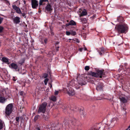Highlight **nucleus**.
I'll list each match as a JSON object with an SVG mask.
<instances>
[{
    "instance_id": "f257e3e1",
    "label": "nucleus",
    "mask_w": 130,
    "mask_h": 130,
    "mask_svg": "<svg viewBox=\"0 0 130 130\" xmlns=\"http://www.w3.org/2000/svg\"><path fill=\"white\" fill-rule=\"evenodd\" d=\"M115 29L119 33H123L126 31L128 29L127 25L125 24L116 25Z\"/></svg>"
},
{
    "instance_id": "f03ea898",
    "label": "nucleus",
    "mask_w": 130,
    "mask_h": 130,
    "mask_svg": "<svg viewBox=\"0 0 130 130\" xmlns=\"http://www.w3.org/2000/svg\"><path fill=\"white\" fill-rule=\"evenodd\" d=\"M13 106L12 104L8 105L6 107L5 113L6 116H9L12 111Z\"/></svg>"
},
{
    "instance_id": "7ed1b4c3",
    "label": "nucleus",
    "mask_w": 130,
    "mask_h": 130,
    "mask_svg": "<svg viewBox=\"0 0 130 130\" xmlns=\"http://www.w3.org/2000/svg\"><path fill=\"white\" fill-rule=\"evenodd\" d=\"M47 104V103L45 102L40 105L38 109V113L42 112L43 113H44L46 110Z\"/></svg>"
},
{
    "instance_id": "20e7f679",
    "label": "nucleus",
    "mask_w": 130,
    "mask_h": 130,
    "mask_svg": "<svg viewBox=\"0 0 130 130\" xmlns=\"http://www.w3.org/2000/svg\"><path fill=\"white\" fill-rule=\"evenodd\" d=\"M77 82L74 80H72L68 84L67 87H74L76 89H78L79 88L80 86L79 85L77 84Z\"/></svg>"
},
{
    "instance_id": "39448f33",
    "label": "nucleus",
    "mask_w": 130,
    "mask_h": 130,
    "mask_svg": "<svg viewBox=\"0 0 130 130\" xmlns=\"http://www.w3.org/2000/svg\"><path fill=\"white\" fill-rule=\"evenodd\" d=\"M66 89L67 93L69 95L73 96L75 94V91L71 87H67Z\"/></svg>"
},
{
    "instance_id": "423d86ee",
    "label": "nucleus",
    "mask_w": 130,
    "mask_h": 130,
    "mask_svg": "<svg viewBox=\"0 0 130 130\" xmlns=\"http://www.w3.org/2000/svg\"><path fill=\"white\" fill-rule=\"evenodd\" d=\"M31 4L32 7L34 8H36L38 5V3L37 1L36 0H31Z\"/></svg>"
},
{
    "instance_id": "0eeeda50",
    "label": "nucleus",
    "mask_w": 130,
    "mask_h": 130,
    "mask_svg": "<svg viewBox=\"0 0 130 130\" xmlns=\"http://www.w3.org/2000/svg\"><path fill=\"white\" fill-rule=\"evenodd\" d=\"M12 7L13 9L16 11V12L19 14H22V12L20 9L17 7L15 4L12 5Z\"/></svg>"
},
{
    "instance_id": "6e6552de",
    "label": "nucleus",
    "mask_w": 130,
    "mask_h": 130,
    "mask_svg": "<svg viewBox=\"0 0 130 130\" xmlns=\"http://www.w3.org/2000/svg\"><path fill=\"white\" fill-rule=\"evenodd\" d=\"M80 76L79 75L77 77L76 79L78 81V83L79 85H84L85 84V82L83 81V79L82 78H80Z\"/></svg>"
},
{
    "instance_id": "1a4fd4ad",
    "label": "nucleus",
    "mask_w": 130,
    "mask_h": 130,
    "mask_svg": "<svg viewBox=\"0 0 130 130\" xmlns=\"http://www.w3.org/2000/svg\"><path fill=\"white\" fill-rule=\"evenodd\" d=\"M103 87L104 86L103 83L99 82L96 86V89L98 91L102 89Z\"/></svg>"
},
{
    "instance_id": "9d476101",
    "label": "nucleus",
    "mask_w": 130,
    "mask_h": 130,
    "mask_svg": "<svg viewBox=\"0 0 130 130\" xmlns=\"http://www.w3.org/2000/svg\"><path fill=\"white\" fill-rule=\"evenodd\" d=\"M13 20L14 23L18 24L20 22V18L18 17H16L13 18Z\"/></svg>"
},
{
    "instance_id": "9b49d317",
    "label": "nucleus",
    "mask_w": 130,
    "mask_h": 130,
    "mask_svg": "<svg viewBox=\"0 0 130 130\" xmlns=\"http://www.w3.org/2000/svg\"><path fill=\"white\" fill-rule=\"evenodd\" d=\"M97 73L98 75V77H99L101 78L102 77V76L104 74L103 71L100 70H98Z\"/></svg>"
},
{
    "instance_id": "f8f14e48",
    "label": "nucleus",
    "mask_w": 130,
    "mask_h": 130,
    "mask_svg": "<svg viewBox=\"0 0 130 130\" xmlns=\"http://www.w3.org/2000/svg\"><path fill=\"white\" fill-rule=\"evenodd\" d=\"M45 9L48 11H50L52 10V8L51 5L48 4L45 7Z\"/></svg>"
},
{
    "instance_id": "ddd939ff",
    "label": "nucleus",
    "mask_w": 130,
    "mask_h": 130,
    "mask_svg": "<svg viewBox=\"0 0 130 130\" xmlns=\"http://www.w3.org/2000/svg\"><path fill=\"white\" fill-rule=\"evenodd\" d=\"M48 2V0H40L39 2V5L40 6L44 5L45 4V2Z\"/></svg>"
},
{
    "instance_id": "4468645a",
    "label": "nucleus",
    "mask_w": 130,
    "mask_h": 130,
    "mask_svg": "<svg viewBox=\"0 0 130 130\" xmlns=\"http://www.w3.org/2000/svg\"><path fill=\"white\" fill-rule=\"evenodd\" d=\"M88 74L91 75L92 76L98 77V75L97 73L92 72V71H90L88 73Z\"/></svg>"
},
{
    "instance_id": "2eb2a0df",
    "label": "nucleus",
    "mask_w": 130,
    "mask_h": 130,
    "mask_svg": "<svg viewBox=\"0 0 130 130\" xmlns=\"http://www.w3.org/2000/svg\"><path fill=\"white\" fill-rule=\"evenodd\" d=\"M87 14L86 11L85 9H83L82 13H79V15L80 17H82L83 16L85 15H87Z\"/></svg>"
},
{
    "instance_id": "dca6fc26",
    "label": "nucleus",
    "mask_w": 130,
    "mask_h": 130,
    "mask_svg": "<svg viewBox=\"0 0 130 130\" xmlns=\"http://www.w3.org/2000/svg\"><path fill=\"white\" fill-rule=\"evenodd\" d=\"M76 25V23L73 20H71L70 21V22L66 24L67 26H69V25Z\"/></svg>"
},
{
    "instance_id": "f3484780",
    "label": "nucleus",
    "mask_w": 130,
    "mask_h": 130,
    "mask_svg": "<svg viewBox=\"0 0 130 130\" xmlns=\"http://www.w3.org/2000/svg\"><path fill=\"white\" fill-rule=\"evenodd\" d=\"M118 121V119L117 118H113L111 119L110 120V122L111 123H115L117 122Z\"/></svg>"
},
{
    "instance_id": "a211bd4d",
    "label": "nucleus",
    "mask_w": 130,
    "mask_h": 130,
    "mask_svg": "<svg viewBox=\"0 0 130 130\" xmlns=\"http://www.w3.org/2000/svg\"><path fill=\"white\" fill-rule=\"evenodd\" d=\"M5 126V124L3 121L0 120V130L2 129Z\"/></svg>"
},
{
    "instance_id": "6ab92c4d",
    "label": "nucleus",
    "mask_w": 130,
    "mask_h": 130,
    "mask_svg": "<svg viewBox=\"0 0 130 130\" xmlns=\"http://www.w3.org/2000/svg\"><path fill=\"white\" fill-rule=\"evenodd\" d=\"M10 66L12 68L15 70L17 69L18 67L17 64L13 63H11Z\"/></svg>"
},
{
    "instance_id": "aec40b11",
    "label": "nucleus",
    "mask_w": 130,
    "mask_h": 130,
    "mask_svg": "<svg viewBox=\"0 0 130 130\" xmlns=\"http://www.w3.org/2000/svg\"><path fill=\"white\" fill-rule=\"evenodd\" d=\"M6 100V99L5 97H0V102L2 103H4Z\"/></svg>"
},
{
    "instance_id": "412c9836",
    "label": "nucleus",
    "mask_w": 130,
    "mask_h": 130,
    "mask_svg": "<svg viewBox=\"0 0 130 130\" xmlns=\"http://www.w3.org/2000/svg\"><path fill=\"white\" fill-rule=\"evenodd\" d=\"M2 60L3 62L6 63H7L9 62L8 59L5 57L2 58Z\"/></svg>"
},
{
    "instance_id": "4be33fe9",
    "label": "nucleus",
    "mask_w": 130,
    "mask_h": 130,
    "mask_svg": "<svg viewBox=\"0 0 130 130\" xmlns=\"http://www.w3.org/2000/svg\"><path fill=\"white\" fill-rule=\"evenodd\" d=\"M50 100L53 101H56L57 100L56 97L54 96H51L50 98Z\"/></svg>"
},
{
    "instance_id": "5701e85b",
    "label": "nucleus",
    "mask_w": 130,
    "mask_h": 130,
    "mask_svg": "<svg viewBox=\"0 0 130 130\" xmlns=\"http://www.w3.org/2000/svg\"><path fill=\"white\" fill-rule=\"evenodd\" d=\"M121 101L123 103H126L127 102V100L125 98L122 97L120 98Z\"/></svg>"
},
{
    "instance_id": "b1692460",
    "label": "nucleus",
    "mask_w": 130,
    "mask_h": 130,
    "mask_svg": "<svg viewBox=\"0 0 130 130\" xmlns=\"http://www.w3.org/2000/svg\"><path fill=\"white\" fill-rule=\"evenodd\" d=\"M105 51L104 49V48H102L100 49V52H99V54L101 55L102 54V53H104V52Z\"/></svg>"
},
{
    "instance_id": "393cba45",
    "label": "nucleus",
    "mask_w": 130,
    "mask_h": 130,
    "mask_svg": "<svg viewBox=\"0 0 130 130\" xmlns=\"http://www.w3.org/2000/svg\"><path fill=\"white\" fill-rule=\"evenodd\" d=\"M119 21L120 22V23H122V21H123V18L122 17H120L117 18Z\"/></svg>"
},
{
    "instance_id": "a878e982",
    "label": "nucleus",
    "mask_w": 130,
    "mask_h": 130,
    "mask_svg": "<svg viewBox=\"0 0 130 130\" xmlns=\"http://www.w3.org/2000/svg\"><path fill=\"white\" fill-rule=\"evenodd\" d=\"M70 34L73 35L75 36L76 35V32L75 31H73L72 30H70Z\"/></svg>"
},
{
    "instance_id": "bb28decb",
    "label": "nucleus",
    "mask_w": 130,
    "mask_h": 130,
    "mask_svg": "<svg viewBox=\"0 0 130 130\" xmlns=\"http://www.w3.org/2000/svg\"><path fill=\"white\" fill-rule=\"evenodd\" d=\"M25 60L24 59H22L21 60L18 62V63L21 64H22L24 62Z\"/></svg>"
},
{
    "instance_id": "cd10ccee",
    "label": "nucleus",
    "mask_w": 130,
    "mask_h": 130,
    "mask_svg": "<svg viewBox=\"0 0 130 130\" xmlns=\"http://www.w3.org/2000/svg\"><path fill=\"white\" fill-rule=\"evenodd\" d=\"M21 118V117H17L15 118V121H16V123H19V120Z\"/></svg>"
},
{
    "instance_id": "c85d7f7f",
    "label": "nucleus",
    "mask_w": 130,
    "mask_h": 130,
    "mask_svg": "<svg viewBox=\"0 0 130 130\" xmlns=\"http://www.w3.org/2000/svg\"><path fill=\"white\" fill-rule=\"evenodd\" d=\"M48 80V79L47 78H45L44 80V83L45 85H46L47 84V82Z\"/></svg>"
},
{
    "instance_id": "c756f323",
    "label": "nucleus",
    "mask_w": 130,
    "mask_h": 130,
    "mask_svg": "<svg viewBox=\"0 0 130 130\" xmlns=\"http://www.w3.org/2000/svg\"><path fill=\"white\" fill-rule=\"evenodd\" d=\"M48 74L46 73H45L43 74V77L44 78H46Z\"/></svg>"
},
{
    "instance_id": "7c9ffc66",
    "label": "nucleus",
    "mask_w": 130,
    "mask_h": 130,
    "mask_svg": "<svg viewBox=\"0 0 130 130\" xmlns=\"http://www.w3.org/2000/svg\"><path fill=\"white\" fill-rule=\"evenodd\" d=\"M43 117L45 120H47L48 118V117L47 115L45 116V115L44 114L43 115Z\"/></svg>"
},
{
    "instance_id": "2f4dec72",
    "label": "nucleus",
    "mask_w": 130,
    "mask_h": 130,
    "mask_svg": "<svg viewBox=\"0 0 130 130\" xmlns=\"http://www.w3.org/2000/svg\"><path fill=\"white\" fill-rule=\"evenodd\" d=\"M39 117V116L38 115L37 116H36L34 119V120L35 121H36L38 118Z\"/></svg>"
},
{
    "instance_id": "473e14b6",
    "label": "nucleus",
    "mask_w": 130,
    "mask_h": 130,
    "mask_svg": "<svg viewBox=\"0 0 130 130\" xmlns=\"http://www.w3.org/2000/svg\"><path fill=\"white\" fill-rule=\"evenodd\" d=\"M83 10V9L82 8L79 9L78 11V13H79H79H81Z\"/></svg>"
},
{
    "instance_id": "72a5a7b5",
    "label": "nucleus",
    "mask_w": 130,
    "mask_h": 130,
    "mask_svg": "<svg viewBox=\"0 0 130 130\" xmlns=\"http://www.w3.org/2000/svg\"><path fill=\"white\" fill-rule=\"evenodd\" d=\"M73 121L72 122V123L74 125H75V124L77 120H76L75 118H74L73 120Z\"/></svg>"
},
{
    "instance_id": "f704fd0d",
    "label": "nucleus",
    "mask_w": 130,
    "mask_h": 130,
    "mask_svg": "<svg viewBox=\"0 0 130 130\" xmlns=\"http://www.w3.org/2000/svg\"><path fill=\"white\" fill-rule=\"evenodd\" d=\"M90 68L89 66H87L85 67V69L86 70H88Z\"/></svg>"
},
{
    "instance_id": "c9c22d12",
    "label": "nucleus",
    "mask_w": 130,
    "mask_h": 130,
    "mask_svg": "<svg viewBox=\"0 0 130 130\" xmlns=\"http://www.w3.org/2000/svg\"><path fill=\"white\" fill-rule=\"evenodd\" d=\"M66 35L67 36H69L70 34V31H66Z\"/></svg>"
},
{
    "instance_id": "e433bc0d",
    "label": "nucleus",
    "mask_w": 130,
    "mask_h": 130,
    "mask_svg": "<svg viewBox=\"0 0 130 130\" xmlns=\"http://www.w3.org/2000/svg\"><path fill=\"white\" fill-rule=\"evenodd\" d=\"M3 29V27L2 26H0V33L1 32Z\"/></svg>"
},
{
    "instance_id": "4c0bfd02",
    "label": "nucleus",
    "mask_w": 130,
    "mask_h": 130,
    "mask_svg": "<svg viewBox=\"0 0 130 130\" xmlns=\"http://www.w3.org/2000/svg\"><path fill=\"white\" fill-rule=\"evenodd\" d=\"M22 16L23 17H24L25 18H26V14L25 13H22Z\"/></svg>"
},
{
    "instance_id": "58836bf2",
    "label": "nucleus",
    "mask_w": 130,
    "mask_h": 130,
    "mask_svg": "<svg viewBox=\"0 0 130 130\" xmlns=\"http://www.w3.org/2000/svg\"><path fill=\"white\" fill-rule=\"evenodd\" d=\"M24 92L22 91H21L20 92V95H23L24 94Z\"/></svg>"
},
{
    "instance_id": "ea45409f",
    "label": "nucleus",
    "mask_w": 130,
    "mask_h": 130,
    "mask_svg": "<svg viewBox=\"0 0 130 130\" xmlns=\"http://www.w3.org/2000/svg\"><path fill=\"white\" fill-rule=\"evenodd\" d=\"M59 93V91H55V94L56 95H57Z\"/></svg>"
},
{
    "instance_id": "a19ab883",
    "label": "nucleus",
    "mask_w": 130,
    "mask_h": 130,
    "mask_svg": "<svg viewBox=\"0 0 130 130\" xmlns=\"http://www.w3.org/2000/svg\"><path fill=\"white\" fill-rule=\"evenodd\" d=\"M3 19L2 18H0V24L1 23L3 20Z\"/></svg>"
},
{
    "instance_id": "79ce46f5",
    "label": "nucleus",
    "mask_w": 130,
    "mask_h": 130,
    "mask_svg": "<svg viewBox=\"0 0 130 130\" xmlns=\"http://www.w3.org/2000/svg\"><path fill=\"white\" fill-rule=\"evenodd\" d=\"M74 40L75 41H76L77 43H79V40L78 39H76Z\"/></svg>"
},
{
    "instance_id": "37998d69",
    "label": "nucleus",
    "mask_w": 130,
    "mask_h": 130,
    "mask_svg": "<svg viewBox=\"0 0 130 130\" xmlns=\"http://www.w3.org/2000/svg\"><path fill=\"white\" fill-rule=\"evenodd\" d=\"M82 21H87V20L86 18H83L82 19Z\"/></svg>"
},
{
    "instance_id": "c03bdc74",
    "label": "nucleus",
    "mask_w": 130,
    "mask_h": 130,
    "mask_svg": "<svg viewBox=\"0 0 130 130\" xmlns=\"http://www.w3.org/2000/svg\"><path fill=\"white\" fill-rule=\"evenodd\" d=\"M51 33L52 35H54V32L52 31H51Z\"/></svg>"
},
{
    "instance_id": "a18cd8bd",
    "label": "nucleus",
    "mask_w": 130,
    "mask_h": 130,
    "mask_svg": "<svg viewBox=\"0 0 130 130\" xmlns=\"http://www.w3.org/2000/svg\"><path fill=\"white\" fill-rule=\"evenodd\" d=\"M12 79L14 81H15L16 80V79H15V78L14 77H13L12 78Z\"/></svg>"
},
{
    "instance_id": "49530a36",
    "label": "nucleus",
    "mask_w": 130,
    "mask_h": 130,
    "mask_svg": "<svg viewBox=\"0 0 130 130\" xmlns=\"http://www.w3.org/2000/svg\"><path fill=\"white\" fill-rule=\"evenodd\" d=\"M82 50H83L82 48H80L79 49V50L80 52H81L82 51Z\"/></svg>"
},
{
    "instance_id": "de8ad7c7",
    "label": "nucleus",
    "mask_w": 130,
    "mask_h": 130,
    "mask_svg": "<svg viewBox=\"0 0 130 130\" xmlns=\"http://www.w3.org/2000/svg\"><path fill=\"white\" fill-rule=\"evenodd\" d=\"M44 42H45V43H46V42H47V40L46 39H45L44 40Z\"/></svg>"
},
{
    "instance_id": "09e8293b",
    "label": "nucleus",
    "mask_w": 130,
    "mask_h": 130,
    "mask_svg": "<svg viewBox=\"0 0 130 130\" xmlns=\"http://www.w3.org/2000/svg\"><path fill=\"white\" fill-rule=\"evenodd\" d=\"M50 84V88H51L52 87V84Z\"/></svg>"
},
{
    "instance_id": "8fccbe9b",
    "label": "nucleus",
    "mask_w": 130,
    "mask_h": 130,
    "mask_svg": "<svg viewBox=\"0 0 130 130\" xmlns=\"http://www.w3.org/2000/svg\"><path fill=\"white\" fill-rule=\"evenodd\" d=\"M58 48H59V47H58V48H56V50H57V51H58Z\"/></svg>"
},
{
    "instance_id": "3c124183",
    "label": "nucleus",
    "mask_w": 130,
    "mask_h": 130,
    "mask_svg": "<svg viewBox=\"0 0 130 130\" xmlns=\"http://www.w3.org/2000/svg\"><path fill=\"white\" fill-rule=\"evenodd\" d=\"M23 2L24 4H26V1H23Z\"/></svg>"
},
{
    "instance_id": "603ef678",
    "label": "nucleus",
    "mask_w": 130,
    "mask_h": 130,
    "mask_svg": "<svg viewBox=\"0 0 130 130\" xmlns=\"http://www.w3.org/2000/svg\"><path fill=\"white\" fill-rule=\"evenodd\" d=\"M84 50H85V51L87 50V48H86V47H85V48H84Z\"/></svg>"
},
{
    "instance_id": "864d4df0",
    "label": "nucleus",
    "mask_w": 130,
    "mask_h": 130,
    "mask_svg": "<svg viewBox=\"0 0 130 130\" xmlns=\"http://www.w3.org/2000/svg\"><path fill=\"white\" fill-rule=\"evenodd\" d=\"M128 128L129 129L130 128V125L128 127Z\"/></svg>"
},
{
    "instance_id": "5fc2aeb1",
    "label": "nucleus",
    "mask_w": 130,
    "mask_h": 130,
    "mask_svg": "<svg viewBox=\"0 0 130 130\" xmlns=\"http://www.w3.org/2000/svg\"><path fill=\"white\" fill-rule=\"evenodd\" d=\"M37 130H40V129L39 128H38L37 129Z\"/></svg>"
},
{
    "instance_id": "6e6d98bb",
    "label": "nucleus",
    "mask_w": 130,
    "mask_h": 130,
    "mask_svg": "<svg viewBox=\"0 0 130 130\" xmlns=\"http://www.w3.org/2000/svg\"><path fill=\"white\" fill-rule=\"evenodd\" d=\"M107 130H110V128H109L108 129H107Z\"/></svg>"
},
{
    "instance_id": "4d7b16f0",
    "label": "nucleus",
    "mask_w": 130,
    "mask_h": 130,
    "mask_svg": "<svg viewBox=\"0 0 130 130\" xmlns=\"http://www.w3.org/2000/svg\"><path fill=\"white\" fill-rule=\"evenodd\" d=\"M69 40H72V39H69Z\"/></svg>"
},
{
    "instance_id": "13d9d810",
    "label": "nucleus",
    "mask_w": 130,
    "mask_h": 130,
    "mask_svg": "<svg viewBox=\"0 0 130 130\" xmlns=\"http://www.w3.org/2000/svg\"><path fill=\"white\" fill-rule=\"evenodd\" d=\"M6 1L8 3H9V2L8 1Z\"/></svg>"
},
{
    "instance_id": "bf43d9fd",
    "label": "nucleus",
    "mask_w": 130,
    "mask_h": 130,
    "mask_svg": "<svg viewBox=\"0 0 130 130\" xmlns=\"http://www.w3.org/2000/svg\"><path fill=\"white\" fill-rule=\"evenodd\" d=\"M128 129V128H127L125 130H127Z\"/></svg>"
},
{
    "instance_id": "052dcab7",
    "label": "nucleus",
    "mask_w": 130,
    "mask_h": 130,
    "mask_svg": "<svg viewBox=\"0 0 130 130\" xmlns=\"http://www.w3.org/2000/svg\"><path fill=\"white\" fill-rule=\"evenodd\" d=\"M109 100H111V99H109Z\"/></svg>"
},
{
    "instance_id": "680f3d73",
    "label": "nucleus",
    "mask_w": 130,
    "mask_h": 130,
    "mask_svg": "<svg viewBox=\"0 0 130 130\" xmlns=\"http://www.w3.org/2000/svg\"><path fill=\"white\" fill-rule=\"evenodd\" d=\"M129 130H130V129H129Z\"/></svg>"
},
{
    "instance_id": "e2e57ef3",
    "label": "nucleus",
    "mask_w": 130,
    "mask_h": 130,
    "mask_svg": "<svg viewBox=\"0 0 130 130\" xmlns=\"http://www.w3.org/2000/svg\"><path fill=\"white\" fill-rule=\"evenodd\" d=\"M67 1H68V0H66Z\"/></svg>"
}]
</instances>
